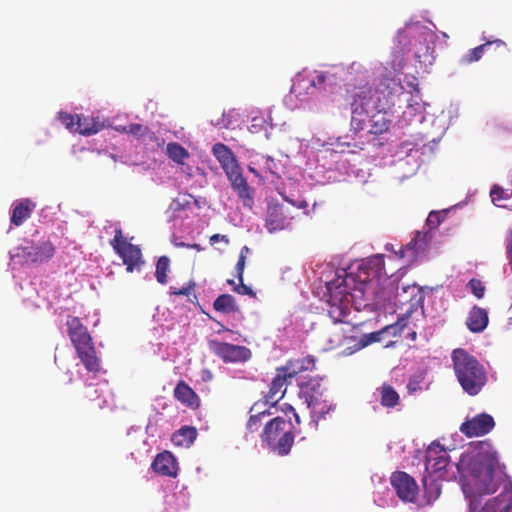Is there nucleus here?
Instances as JSON below:
<instances>
[{
	"instance_id": "f257e3e1",
	"label": "nucleus",
	"mask_w": 512,
	"mask_h": 512,
	"mask_svg": "<svg viewBox=\"0 0 512 512\" xmlns=\"http://www.w3.org/2000/svg\"><path fill=\"white\" fill-rule=\"evenodd\" d=\"M348 281L353 277L334 278L326 282L328 316L332 320V326L328 328L329 342L333 346H340L351 335L355 325L348 319L351 313V297Z\"/></svg>"
},
{
	"instance_id": "f03ea898",
	"label": "nucleus",
	"mask_w": 512,
	"mask_h": 512,
	"mask_svg": "<svg viewBox=\"0 0 512 512\" xmlns=\"http://www.w3.org/2000/svg\"><path fill=\"white\" fill-rule=\"evenodd\" d=\"M391 91L385 93L370 86L354 89L347 99L351 106V128L355 132L364 129L367 117L374 111H385L389 106Z\"/></svg>"
},
{
	"instance_id": "7ed1b4c3",
	"label": "nucleus",
	"mask_w": 512,
	"mask_h": 512,
	"mask_svg": "<svg viewBox=\"0 0 512 512\" xmlns=\"http://www.w3.org/2000/svg\"><path fill=\"white\" fill-rule=\"evenodd\" d=\"M455 376L462 389L470 396L477 395L487 383V372L479 360L463 348L452 351Z\"/></svg>"
},
{
	"instance_id": "20e7f679",
	"label": "nucleus",
	"mask_w": 512,
	"mask_h": 512,
	"mask_svg": "<svg viewBox=\"0 0 512 512\" xmlns=\"http://www.w3.org/2000/svg\"><path fill=\"white\" fill-rule=\"evenodd\" d=\"M260 436L262 443L266 444L271 451L281 456L289 454L294 443L291 423L282 417H275L269 420L265 424Z\"/></svg>"
},
{
	"instance_id": "39448f33",
	"label": "nucleus",
	"mask_w": 512,
	"mask_h": 512,
	"mask_svg": "<svg viewBox=\"0 0 512 512\" xmlns=\"http://www.w3.org/2000/svg\"><path fill=\"white\" fill-rule=\"evenodd\" d=\"M480 463L471 455H461L456 464L458 472L466 476L468 471L473 477V487L479 494H492L497 490V484L492 475V463L484 472L478 470Z\"/></svg>"
},
{
	"instance_id": "423d86ee",
	"label": "nucleus",
	"mask_w": 512,
	"mask_h": 512,
	"mask_svg": "<svg viewBox=\"0 0 512 512\" xmlns=\"http://www.w3.org/2000/svg\"><path fill=\"white\" fill-rule=\"evenodd\" d=\"M383 275H385L384 255L376 254L362 260L357 266L356 273H345V275H338L336 278L353 277V281H348L349 291L352 293L351 285H355L356 281L362 286L374 279H380Z\"/></svg>"
},
{
	"instance_id": "0eeeda50",
	"label": "nucleus",
	"mask_w": 512,
	"mask_h": 512,
	"mask_svg": "<svg viewBox=\"0 0 512 512\" xmlns=\"http://www.w3.org/2000/svg\"><path fill=\"white\" fill-rule=\"evenodd\" d=\"M110 245L116 254L120 256L123 264L126 265L127 272L131 273L134 270H140L141 266L144 264L141 249L126 240L121 228L115 230V235L110 241Z\"/></svg>"
},
{
	"instance_id": "6e6552de",
	"label": "nucleus",
	"mask_w": 512,
	"mask_h": 512,
	"mask_svg": "<svg viewBox=\"0 0 512 512\" xmlns=\"http://www.w3.org/2000/svg\"><path fill=\"white\" fill-rule=\"evenodd\" d=\"M291 208L278 202H270L267 206L265 227L269 233H275L291 227L294 219Z\"/></svg>"
},
{
	"instance_id": "1a4fd4ad",
	"label": "nucleus",
	"mask_w": 512,
	"mask_h": 512,
	"mask_svg": "<svg viewBox=\"0 0 512 512\" xmlns=\"http://www.w3.org/2000/svg\"><path fill=\"white\" fill-rule=\"evenodd\" d=\"M211 351L226 363L246 362L251 356V350L245 346L234 345L218 340L210 341Z\"/></svg>"
},
{
	"instance_id": "9d476101",
	"label": "nucleus",
	"mask_w": 512,
	"mask_h": 512,
	"mask_svg": "<svg viewBox=\"0 0 512 512\" xmlns=\"http://www.w3.org/2000/svg\"><path fill=\"white\" fill-rule=\"evenodd\" d=\"M391 485L395 489L397 496L404 502L415 503L419 488L408 473L396 471L391 476Z\"/></svg>"
},
{
	"instance_id": "9b49d317",
	"label": "nucleus",
	"mask_w": 512,
	"mask_h": 512,
	"mask_svg": "<svg viewBox=\"0 0 512 512\" xmlns=\"http://www.w3.org/2000/svg\"><path fill=\"white\" fill-rule=\"evenodd\" d=\"M225 174L229 179L233 190L242 200L243 205L251 209L254 204L253 190L249 186L246 178L243 176L240 165L236 166L234 169L229 170Z\"/></svg>"
},
{
	"instance_id": "f8f14e48",
	"label": "nucleus",
	"mask_w": 512,
	"mask_h": 512,
	"mask_svg": "<svg viewBox=\"0 0 512 512\" xmlns=\"http://www.w3.org/2000/svg\"><path fill=\"white\" fill-rule=\"evenodd\" d=\"M55 254V246L50 241L41 242L38 245H28L19 248L18 255L26 263L39 264L48 261Z\"/></svg>"
},
{
	"instance_id": "ddd939ff",
	"label": "nucleus",
	"mask_w": 512,
	"mask_h": 512,
	"mask_svg": "<svg viewBox=\"0 0 512 512\" xmlns=\"http://www.w3.org/2000/svg\"><path fill=\"white\" fill-rule=\"evenodd\" d=\"M495 426L493 417L486 413H481L473 418L466 420L460 426V431L467 437H479L489 433Z\"/></svg>"
},
{
	"instance_id": "4468645a",
	"label": "nucleus",
	"mask_w": 512,
	"mask_h": 512,
	"mask_svg": "<svg viewBox=\"0 0 512 512\" xmlns=\"http://www.w3.org/2000/svg\"><path fill=\"white\" fill-rule=\"evenodd\" d=\"M344 69L340 66H331L325 70H315L312 76L317 90L333 92L334 88L342 81Z\"/></svg>"
},
{
	"instance_id": "2eb2a0df",
	"label": "nucleus",
	"mask_w": 512,
	"mask_h": 512,
	"mask_svg": "<svg viewBox=\"0 0 512 512\" xmlns=\"http://www.w3.org/2000/svg\"><path fill=\"white\" fill-rule=\"evenodd\" d=\"M425 458V470L430 474L444 470L449 463L447 451L436 441L428 446Z\"/></svg>"
},
{
	"instance_id": "dca6fc26",
	"label": "nucleus",
	"mask_w": 512,
	"mask_h": 512,
	"mask_svg": "<svg viewBox=\"0 0 512 512\" xmlns=\"http://www.w3.org/2000/svg\"><path fill=\"white\" fill-rule=\"evenodd\" d=\"M291 378L285 373V371L278 367L276 369V375L272 379L269 387V391L265 395V403L275 405L280 399L283 398L286 392V387L291 383Z\"/></svg>"
},
{
	"instance_id": "f3484780",
	"label": "nucleus",
	"mask_w": 512,
	"mask_h": 512,
	"mask_svg": "<svg viewBox=\"0 0 512 512\" xmlns=\"http://www.w3.org/2000/svg\"><path fill=\"white\" fill-rule=\"evenodd\" d=\"M67 333L74 348L89 343L92 340L88 329L77 316H68L66 320Z\"/></svg>"
},
{
	"instance_id": "a211bd4d",
	"label": "nucleus",
	"mask_w": 512,
	"mask_h": 512,
	"mask_svg": "<svg viewBox=\"0 0 512 512\" xmlns=\"http://www.w3.org/2000/svg\"><path fill=\"white\" fill-rule=\"evenodd\" d=\"M154 472L162 476L176 477L178 472V464L169 451H164L156 455L151 465Z\"/></svg>"
},
{
	"instance_id": "6ab92c4d",
	"label": "nucleus",
	"mask_w": 512,
	"mask_h": 512,
	"mask_svg": "<svg viewBox=\"0 0 512 512\" xmlns=\"http://www.w3.org/2000/svg\"><path fill=\"white\" fill-rule=\"evenodd\" d=\"M317 90L312 73L298 74L291 87V93L301 101Z\"/></svg>"
},
{
	"instance_id": "aec40b11",
	"label": "nucleus",
	"mask_w": 512,
	"mask_h": 512,
	"mask_svg": "<svg viewBox=\"0 0 512 512\" xmlns=\"http://www.w3.org/2000/svg\"><path fill=\"white\" fill-rule=\"evenodd\" d=\"M492 47L499 50L506 49V43L500 39L493 41H486L485 43L471 49L460 59V64L468 65L473 62L479 61L486 51H489Z\"/></svg>"
},
{
	"instance_id": "412c9836",
	"label": "nucleus",
	"mask_w": 512,
	"mask_h": 512,
	"mask_svg": "<svg viewBox=\"0 0 512 512\" xmlns=\"http://www.w3.org/2000/svg\"><path fill=\"white\" fill-rule=\"evenodd\" d=\"M470 512H476L471 507ZM481 512H512V491L504 490L497 497L489 500Z\"/></svg>"
},
{
	"instance_id": "4be33fe9",
	"label": "nucleus",
	"mask_w": 512,
	"mask_h": 512,
	"mask_svg": "<svg viewBox=\"0 0 512 512\" xmlns=\"http://www.w3.org/2000/svg\"><path fill=\"white\" fill-rule=\"evenodd\" d=\"M78 357L89 372L97 373L100 370V361L96 355L93 341L75 348Z\"/></svg>"
},
{
	"instance_id": "5701e85b",
	"label": "nucleus",
	"mask_w": 512,
	"mask_h": 512,
	"mask_svg": "<svg viewBox=\"0 0 512 512\" xmlns=\"http://www.w3.org/2000/svg\"><path fill=\"white\" fill-rule=\"evenodd\" d=\"M174 397L182 405L191 409H197L200 406V398L194 390L183 380L179 381L174 389Z\"/></svg>"
},
{
	"instance_id": "b1692460",
	"label": "nucleus",
	"mask_w": 512,
	"mask_h": 512,
	"mask_svg": "<svg viewBox=\"0 0 512 512\" xmlns=\"http://www.w3.org/2000/svg\"><path fill=\"white\" fill-rule=\"evenodd\" d=\"M281 368L285 371L288 377L293 379L302 372L312 371L315 368V358L308 355L302 358L292 359L287 361V363L284 366H281Z\"/></svg>"
},
{
	"instance_id": "393cba45",
	"label": "nucleus",
	"mask_w": 512,
	"mask_h": 512,
	"mask_svg": "<svg viewBox=\"0 0 512 512\" xmlns=\"http://www.w3.org/2000/svg\"><path fill=\"white\" fill-rule=\"evenodd\" d=\"M212 153L215 156V158L220 163L222 169L224 172H228L231 169L236 168L238 166V161L231 151L230 148H228L223 143H216L212 147Z\"/></svg>"
},
{
	"instance_id": "a878e982",
	"label": "nucleus",
	"mask_w": 512,
	"mask_h": 512,
	"mask_svg": "<svg viewBox=\"0 0 512 512\" xmlns=\"http://www.w3.org/2000/svg\"><path fill=\"white\" fill-rule=\"evenodd\" d=\"M488 312L479 306H473L466 320L468 329L473 333L482 332L488 325Z\"/></svg>"
},
{
	"instance_id": "bb28decb",
	"label": "nucleus",
	"mask_w": 512,
	"mask_h": 512,
	"mask_svg": "<svg viewBox=\"0 0 512 512\" xmlns=\"http://www.w3.org/2000/svg\"><path fill=\"white\" fill-rule=\"evenodd\" d=\"M35 208L36 204L32 200L22 199L12 210L11 223L15 226L22 225L28 218H30Z\"/></svg>"
},
{
	"instance_id": "cd10ccee",
	"label": "nucleus",
	"mask_w": 512,
	"mask_h": 512,
	"mask_svg": "<svg viewBox=\"0 0 512 512\" xmlns=\"http://www.w3.org/2000/svg\"><path fill=\"white\" fill-rule=\"evenodd\" d=\"M300 391L308 406L325 396V388L318 380H310L303 383Z\"/></svg>"
},
{
	"instance_id": "c85d7f7f",
	"label": "nucleus",
	"mask_w": 512,
	"mask_h": 512,
	"mask_svg": "<svg viewBox=\"0 0 512 512\" xmlns=\"http://www.w3.org/2000/svg\"><path fill=\"white\" fill-rule=\"evenodd\" d=\"M398 331H399L398 325L391 324V325L385 326L384 328H382L379 331H375V332L368 333V334H363L357 343V348L361 349V348H364L372 343L381 341L382 335L386 334V333H389V334H392L395 336L398 333Z\"/></svg>"
},
{
	"instance_id": "c756f323",
	"label": "nucleus",
	"mask_w": 512,
	"mask_h": 512,
	"mask_svg": "<svg viewBox=\"0 0 512 512\" xmlns=\"http://www.w3.org/2000/svg\"><path fill=\"white\" fill-rule=\"evenodd\" d=\"M102 128L99 121H96L93 117L77 115L75 132L81 135L89 136L96 134Z\"/></svg>"
},
{
	"instance_id": "7c9ffc66",
	"label": "nucleus",
	"mask_w": 512,
	"mask_h": 512,
	"mask_svg": "<svg viewBox=\"0 0 512 512\" xmlns=\"http://www.w3.org/2000/svg\"><path fill=\"white\" fill-rule=\"evenodd\" d=\"M383 111H374L367 117L369 119V133L380 135L386 132L390 126V120Z\"/></svg>"
},
{
	"instance_id": "2f4dec72",
	"label": "nucleus",
	"mask_w": 512,
	"mask_h": 512,
	"mask_svg": "<svg viewBox=\"0 0 512 512\" xmlns=\"http://www.w3.org/2000/svg\"><path fill=\"white\" fill-rule=\"evenodd\" d=\"M213 308L223 314L239 313L240 308L236 299L230 294H221L213 302Z\"/></svg>"
},
{
	"instance_id": "473e14b6",
	"label": "nucleus",
	"mask_w": 512,
	"mask_h": 512,
	"mask_svg": "<svg viewBox=\"0 0 512 512\" xmlns=\"http://www.w3.org/2000/svg\"><path fill=\"white\" fill-rule=\"evenodd\" d=\"M197 437V430L192 426H183L172 435V442L177 446L189 447Z\"/></svg>"
},
{
	"instance_id": "72a5a7b5",
	"label": "nucleus",
	"mask_w": 512,
	"mask_h": 512,
	"mask_svg": "<svg viewBox=\"0 0 512 512\" xmlns=\"http://www.w3.org/2000/svg\"><path fill=\"white\" fill-rule=\"evenodd\" d=\"M380 394V403L385 408H394L400 403V396L398 392L387 383H383L378 388Z\"/></svg>"
},
{
	"instance_id": "f704fd0d",
	"label": "nucleus",
	"mask_w": 512,
	"mask_h": 512,
	"mask_svg": "<svg viewBox=\"0 0 512 512\" xmlns=\"http://www.w3.org/2000/svg\"><path fill=\"white\" fill-rule=\"evenodd\" d=\"M311 409V416L315 422H318L322 418L325 417L326 414H328L332 408L333 404L328 399V396L325 395L323 398L315 401L311 405L308 406Z\"/></svg>"
},
{
	"instance_id": "c9c22d12",
	"label": "nucleus",
	"mask_w": 512,
	"mask_h": 512,
	"mask_svg": "<svg viewBox=\"0 0 512 512\" xmlns=\"http://www.w3.org/2000/svg\"><path fill=\"white\" fill-rule=\"evenodd\" d=\"M167 154L177 164H184L185 159L189 156L188 151L176 142L167 145Z\"/></svg>"
},
{
	"instance_id": "e433bc0d",
	"label": "nucleus",
	"mask_w": 512,
	"mask_h": 512,
	"mask_svg": "<svg viewBox=\"0 0 512 512\" xmlns=\"http://www.w3.org/2000/svg\"><path fill=\"white\" fill-rule=\"evenodd\" d=\"M433 53L434 48L424 41L419 43V48L415 51V57L420 63L432 64L434 60Z\"/></svg>"
},
{
	"instance_id": "4c0bfd02",
	"label": "nucleus",
	"mask_w": 512,
	"mask_h": 512,
	"mask_svg": "<svg viewBox=\"0 0 512 512\" xmlns=\"http://www.w3.org/2000/svg\"><path fill=\"white\" fill-rule=\"evenodd\" d=\"M170 268V259L167 256H161L156 264L155 277L158 283L164 285L167 283V273Z\"/></svg>"
},
{
	"instance_id": "58836bf2",
	"label": "nucleus",
	"mask_w": 512,
	"mask_h": 512,
	"mask_svg": "<svg viewBox=\"0 0 512 512\" xmlns=\"http://www.w3.org/2000/svg\"><path fill=\"white\" fill-rule=\"evenodd\" d=\"M258 163L266 174L276 175L277 177H279V174H278L279 164L272 157L262 156L259 159Z\"/></svg>"
},
{
	"instance_id": "ea45409f",
	"label": "nucleus",
	"mask_w": 512,
	"mask_h": 512,
	"mask_svg": "<svg viewBox=\"0 0 512 512\" xmlns=\"http://www.w3.org/2000/svg\"><path fill=\"white\" fill-rule=\"evenodd\" d=\"M269 415H270V412L268 410L258 412L256 414L251 415L247 422V430L250 433H254V432L258 431L262 425L263 418H265L266 416H269Z\"/></svg>"
},
{
	"instance_id": "a19ab883",
	"label": "nucleus",
	"mask_w": 512,
	"mask_h": 512,
	"mask_svg": "<svg viewBox=\"0 0 512 512\" xmlns=\"http://www.w3.org/2000/svg\"><path fill=\"white\" fill-rule=\"evenodd\" d=\"M250 252V249L247 246H243L240 250V255L237 261V264L235 266L236 271V277L238 278L239 282H242L243 280V274L246 264V257L247 254Z\"/></svg>"
},
{
	"instance_id": "79ce46f5",
	"label": "nucleus",
	"mask_w": 512,
	"mask_h": 512,
	"mask_svg": "<svg viewBox=\"0 0 512 512\" xmlns=\"http://www.w3.org/2000/svg\"><path fill=\"white\" fill-rule=\"evenodd\" d=\"M59 121L70 131H75L77 115H72L70 113L60 111L58 113Z\"/></svg>"
},
{
	"instance_id": "37998d69",
	"label": "nucleus",
	"mask_w": 512,
	"mask_h": 512,
	"mask_svg": "<svg viewBox=\"0 0 512 512\" xmlns=\"http://www.w3.org/2000/svg\"><path fill=\"white\" fill-rule=\"evenodd\" d=\"M490 196H491L492 202L499 207L504 206L501 203L502 200H507L509 198L507 193L501 187H499L497 185H494L492 187V189L490 191Z\"/></svg>"
},
{
	"instance_id": "c03bdc74",
	"label": "nucleus",
	"mask_w": 512,
	"mask_h": 512,
	"mask_svg": "<svg viewBox=\"0 0 512 512\" xmlns=\"http://www.w3.org/2000/svg\"><path fill=\"white\" fill-rule=\"evenodd\" d=\"M468 287L470 291L474 294V296L478 299L484 297L485 294V286L479 279L472 278L468 282Z\"/></svg>"
},
{
	"instance_id": "a18cd8bd",
	"label": "nucleus",
	"mask_w": 512,
	"mask_h": 512,
	"mask_svg": "<svg viewBox=\"0 0 512 512\" xmlns=\"http://www.w3.org/2000/svg\"><path fill=\"white\" fill-rule=\"evenodd\" d=\"M423 485H424V489H425V494L428 497V502L435 500L439 496V494H440L439 487L437 485H435L434 483L428 484L426 477L423 478Z\"/></svg>"
},
{
	"instance_id": "49530a36",
	"label": "nucleus",
	"mask_w": 512,
	"mask_h": 512,
	"mask_svg": "<svg viewBox=\"0 0 512 512\" xmlns=\"http://www.w3.org/2000/svg\"><path fill=\"white\" fill-rule=\"evenodd\" d=\"M196 283L194 281H189L184 287L177 289L175 287H170V294L171 295H185L189 296L191 292L195 289Z\"/></svg>"
},
{
	"instance_id": "de8ad7c7",
	"label": "nucleus",
	"mask_w": 512,
	"mask_h": 512,
	"mask_svg": "<svg viewBox=\"0 0 512 512\" xmlns=\"http://www.w3.org/2000/svg\"><path fill=\"white\" fill-rule=\"evenodd\" d=\"M124 130L127 133L133 134L137 137H142L147 132V127L142 124H130L128 127H125Z\"/></svg>"
},
{
	"instance_id": "09e8293b",
	"label": "nucleus",
	"mask_w": 512,
	"mask_h": 512,
	"mask_svg": "<svg viewBox=\"0 0 512 512\" xmlns=\"http://www.w3.org/2000/svg\"><path fill=\"white\" fill-rule=\"evenodd\" d=\"M233 290L240 295H248L250 297L256 296V293L252 290V288L244 284V280H242V282H239L238 285H235L233 287Z\"/></svg>"
},
{
	"instance_id": "8fccbe9b",
	"label": "nucleus",
	"mask_w": 512,
	"mask_h": 512,
	"mask_svg": "<svg viewBox=\"0 0 512 512\" xmlns=\"http://www.w3.org/2000/svg\"><path fill=\"white\" fill-rule=\"evenodd\" d=\"M505 245H506L507 259H508L509 265L512 270V229H510L507 232L506 239H505Z\"/></svg>"
},
{
	"instance_id": "3c124183",
	"label": "nucleus",
	"mask_w": 512,
	"mask_h": 512,
	"mask_svg": "<svg viewBox=\"0 0 512 512\" xmlns=\"http://www.w3.org/2000/svg\"><path fill=\"white\" fill-rule=\"evenodd\" d=\"M427 224L431 227H437L440 224V214L431 212L427 217Z\"/></svg>"
},
{
	"instance_id": "603ef678",
	"label": "nucleus",
	"mask_w": 512,
	"mask_h": 512,
	"mask_svg": "<svg viewBox=\"0 0 512 512\" xmlns=\"http://www.w3.org/2000/svg\"><path fill=\"white\" fill-rule=\"evenodd\" d=\"M99 391L97 388L95 387H90L88 392H87V395H86V398L90 401H93L97 398H99Z\"/></svg>"
},
{
	"instance_id": "864d4df0",
	"label": "nucleus",
	"mask_w": 512,
	"mask_h": 512,
	"mask_svg": "<svg viewBox=\"0 0 512 512\" xmlns=\"http://www.w3.org/2000/svg\"><path fill=\"white\" fill-rule=\"evenodd\" d=\"M219 240H223L225 242H228V239H227L226 235L214 234V235H212L210 237V243L211 244H214V243L218 242Z\"/></svg>"
},
{
	"instance_id": "5fc2aeb1",
	"label": "nucleus",
	"mask_w": 512,
	"mask_h": 512,
	"mask_svg": "<svg viewBox=\"0 0 512 512\" xmlns=\"http://www.w3.org/2000/svg\"><path fill=\"white\" fill-rule=\"evenodd\" d=\"M418 237H420V233L417 234V237L413 239L409 244H407L408 249H415L418 244Z\"/></svg>"
},
{
	"instance_id": "6e6d98bb",
	"label": "nucleus",
	"mask_w": 512,
	"mask_h": 512,
	"mask_svg": "<svg viewBox=\"0 0 512 512\" xmlns=\"http://www.w3.org/2000/svg\"><path fill=\"white\" fill-rule=\"evenodd\" d=\"M288 201H289V203H290L291 205L296 206V204H295L293 201H291V200H288ZM297 207H298V208H303V209H304V208H306V207H307V202L303 200V201L299 202V204H297Z\"/></svg>"
},
{
	"instance_id": "4d7b16f0",
	"label": "nucleus",
	"mask_w": 512,
	"mask_h": 512,
	"mask_svg": "<svg viewBox=\"0 0 512 512\" xmlns=\"http://www.w3.org/2000/svg\"><path fill=\"white\" fill-rule=\"evenodd\" d=\"M283 411L285 414H288V413H294L295 409L291 405L285 404V408L283 409Z\"/></svg>"
},
{
	"instance_id": "13d9d810",
	"label": "nucleus",
	"mask_w": 512,
	"mask_h": 512,
	"mask_svg": "<svg viewBox=\"0 0 512 512\" xmlns=\"http://www.w3.org/2000/svg\"><path fill=\"white\" fill-rule=\"evenodd\" d=\"M187 248H191V249H195L197 251H202L203 248L201 247L200 244H197V243H194V244H189L187 245Z\"/></svg>"
},
{
	"instance_id": "bf43d9fd",
	"label": "nucleus",
	"mask_w": 512,
	"mask_h": 512,
	"mask_svg": "<svg viewBox=\"0 0 512 512\" xmlns=\"http://www.w3.org/2000/svg\"><path fill=\"white\" fill-rule=\"evenodd\" d=\"M249 171L252 172L257 177L260 176L259 172L254 167L249 166Z\"/></svg>"
},
{
	"instance_id": "052dcab7",
	"label": "nucleus",
	"mask_w": 512,
	"mask_h": 512,
	"mask_svg": "<svg viewBox=\"0 0 512 512\" xmlns=\"http://www.w3.org/2000/svg\"><path fill=\"white\" fill-rule=\"evenodd\" d=\"M219 325H220V329L217 331V333H221V332H224V331H230L223 324L219 323Z\"/></svg>"
},
{
	"instance_id": "680f3d73",
	"label": "nucleus",
	"mask_w": 512,
	"mask_h": 512,
	"mask_svg": "<svg viewBox=\"0 0 512 512\" xmlns=\"http://www.w3.org/2000/svg\"><path fill=\"white\" fill-rule=\"evenodd\" d=\"M491 460L497 462L498 461V454L497 452H493L491 454Z\"/></svg>"
},
{
	"instance_id": "e2e57ef3",
	"label": "nucleus",
	"mask_w": 512,
	"mask_h": 512,
	"mask_svg": "<svg viewBox=\"0 0 512 512\" xmlns=\"http://www.w3.org/2000/svg\"><path fill=\"white\" fill-rule=\"evenodd\" d=\"M292 414H293V416H294V418H295V420H296L297 424H300V418H299V415H298L296 412H294V413H292Z\"/></svg>"
},
{
	"instance_id": "0e129e2a",
	"label": "nucleus",
	"mask_w": 512,
	"mask_h": 512,
	"mask_svg": "<svg viewBox=\"0 0 512 512\" xmlns=\"http://www.w3.org/2000/svg\"><path fill=\"white\" fill-rule=\"evenodd\" d=\"M187 245H189L188 243H184V242H181L179 244H177L178 247H186L187 248Z\"/></svg>"
},
{
	"instance_id": "69168bd1",
	"label": "nucleus",
	"mask_w": 512,
	"mask_h": 512,
	"mask_svg": "<svg viewBox=\"0 0 512 512\" xmlns=\"http://www.w3.org/2000/svg\"><path fill=\"white\" fill-rule=\"evenodd\" d=\"M508 331H509V333H510V334H511V336H512V321L509 323Z\"/></svg>"
},
{
	"instance_id": "338daca9",
	"label": "nucleus",
	"mask_w": 512,
	"mask_h": 512,
	"mask_svg": "<svg viewBox=\"0 0 512 512\" xmlns=\"http://www.w3.org/2000/svg\"><path fill=\"white\" fill-rule=\"evenodd\" d=\"M227 283H228L229 285H233V286H235V285H236V284H235V282H234V280H232V279H228V280H227Z\"/></svg>"
},
{
	"instance_id": "774afa93",
	"label": "nucleus",
	"mask_w": 512,
	"mask_h": 512,
	"mask_svg": "<svg viewBox=\"0 0 512 512\" xmlns=\"http://www.w3.org/2000/svg\"><path fill=\"white\" fill-rule=\"evenodd\" d=\"M340 144H341V145H346V146H348V147H350V146H351V144H350V143H348V142H342V143H340Z\"/></svg>"
}]
</instances>
